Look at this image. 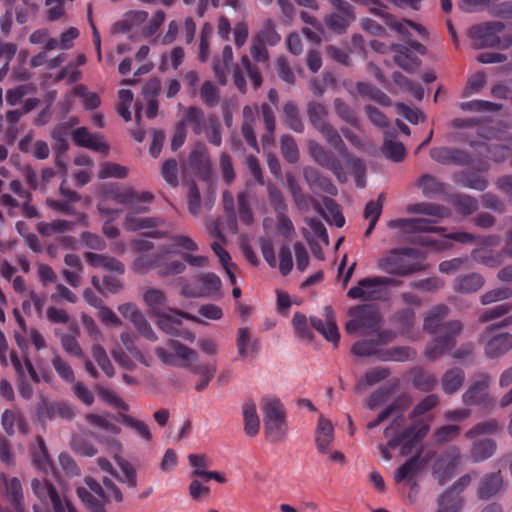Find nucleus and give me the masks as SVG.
<instances>
[{
    "label": "nucleus",
    "instance_id": "e433bc0d",
    "mask_svg": "<svg viewBox=\"0 0 512 512\" xmlns=\"http://www.w3.org/2000/svg\"><path fill=\"white\" fill-rule=\"evenodd\" d=\"M485 284L484 277L479 273L459 275L453 283V289L457 293L471 294L480 290Z\"/></svg>",
    "mask_w": 512,
    "mask_h": 512
},
{
    "label": "nucleus",
    "instance_id": "39448f33",
    "mask_svg": "<svg viewBox=\"0 0 512 512\" xmlns=\"http://www.w3.org/2000/svg\"><path fill=\"white\" fill-rule=\"evenodd\" d=\"M261 408L267 440L271 443L283 441L287 434L286 410L284 405L278 398L268 396L262 398Z\"/></svg>",
    "mask_w": 512,
    "mask_h": 512
},
{
    "label": "nucleus",
    "instance_id": "4d7b16f0",
    "mask_svg": "<svg viewBox=\"0 0 512 512\" xmlns=\"http://www.w3.org/2000/svg\"><path fill=\"white\" fill-rule=\"evenodd\" d=\"M438 509L436 512H460L463 499L452 490H446L438 498Z\"/></svg>",
    "mask_w": 512,
    "mask_h": 512
},
{
    "label": "nucleus",
    "instance_id": "680f3d73",
    "mask_svg": "<svg viewBox=\"0 0 512 512\" xmlns=\"http://www.w3.org/2000/svg\"><path fill=\"white\" fill-rule=\"evenodd\" d=\"M496 442L492 439L475 441L471 449L474 461L480 462L490 458L496 451Z\"/></svg>",
    "mask_w": 512,
    "mask_h": 512
},
{
    "label": "nucleus",
    "instance_id": "338daca9",
    "mask_svg": "<svg viewBox=\"0 0 512 512\" xmlns=\"http://www.w3.org/2000/svg\"><path fill=\"white\" fill-rule=\"evenodd\" d=\"M253 39L266 46H275L277 43L280 42L281 37L276 32L273 21L271 19H268L265 22L264 27L257 32Z\"/></svg>",
    "mask_w": 512,
    "mask_h": 512
},
{
    "label": "nucleus",
    "instance_id": "9d476101",
    "mask_svg": "<svg viewBox=\"0 0 512 512\" xmlns=\"http://www.w3.org/2000/svg\"><path fill=\"white\" fill-rule=\"evenodd\" d=\"M351 319L346 323L348 334L360 332L362 334L376 333L380 327L382 317L380 312L370 305H359L349 310Z\"/></svg>",
    "mask_w": 512,
    "mask_h": 512
},
{
    "label": "nucleus",
    "instance_id": "e2e57ef3",
    "mask_svg": "<svg viewBox=\"0 0 512 512\" xmlns=\"http://www.w3.org/2000/svg\"><path fill=\"white\" fill-rule=\"evenodd\" d=\"M91 354L104 374L108 378H112L115 375V369L106 350L99 343H96L91 348Z\"/></svg>",
    "mask_w": 512,
    "mask_h": 512
},
{
    "label": "nucleus",
    "instance_id": "cd10ccee",
    "mask_svg": "<svg viewBox=\"0 0 512 512\" xmlns=\"http://www.w3.org/2000/svg\"><path fill=\"white\" fill-rule=\"evenodd\" d=\"M75 145L85 147L93 151L107 154L109 146L102 140L99 135L91 134L85 127H79L72 133Z\"/></svg>",
    "mask_w": 512,
    "mask_h": 512
},
{
    "label": "nucleus",
    "instance_id": "c9c22d12",
    "mask_svg": "<svg viewBox=\"0 0 512 512\" xmlns=\"http://www.w3.org/2000/svg\"><path fill=\"white\" fill-rule=\"evenodd\" d=\"M258 114L262 119L266 132L261 136V142L264 147L274 144V133L276 130V115L273 107L269 103H262L259 106Z\"/></svg>",
    "mask_w": 512,
    "mask_h": 512
},
{
    "label": "nucleus",
    "instance_id": "6e6552de",
    "mask_svg": "<svg viewBox=\"0 0 512 512\" xmlns=\"http://www.w3.org/2000/svg\"><path fill=\"white\" fill-rule=\"evenodd\" d=\"M144 203L129 205V210L125 216L124 228L129 232L154 229L144 233V236L154 239H161L168 236V232L157 230L155 228L164 224V219L160 217H137V213H147L149 207Z\"/></svg>",
    "mask_w": 512,
    "mask_h": 512
},
{
    "label": "nucleus",
    "instance_id": "a19ab883",
    "mask_svg": "<svg viewBox=\"0 0 512 512\" xmlns=\"http://www.w3.org/2000/svg\"><path fill=\"white\" fill-rule=\"evenodd\" d=\"M144 302L149 307L150 314L159 317L169 311L167 298L163 291L155 288L148 289L143 295Z\"/></svg>",
    "mask_w": 512,
    "mask_h": 512
},
{
    "label": "nucleus",
    "instance_id": "f3484780",
    "mask_svg": "<svg viewBox=\"0 0 512 512\" xmlns=\"http://www.w3.org/2000/svg\"><path fill=\"white\" fill-rule=\"evenodd\" d=\"M391 229H399L403 234L443 233L445 228L436 227L431 220L425 218H399L388 221Z\"/></svg>",
    "mask_w": 512,
    "mask_h": 512
},
{
    "label": "nucleus",
    "instance_id": "7c9ffc66",
    "mask_svg": "<svg viewBox=\"0 0 512 512\" xmlns=\"http://www.w3.org/2000/svg\"><path fill=\"white\" fill-rule=\"evenodd\" d=\"M303 175L311 189L321 191L330 196L337 195V187L328 177L322 175L317 169L313 167H306L304 168Z\"/></svg>",
    "mask_w": 512,
    "mask_h": 512
},
{
    "label": "nucleus",
    "instance_id": "69168bd1",
    "mask_svg": "<svg viewBox=\"0 0 512 512\" xmlns=\"http://www.w3.org/2000/svg\"><path fill=\"white\" fill-rule=\"evenodd\" d=\"M460 183L464 187L477 191H484L489 185L488 179L475 171H463L460 175Z\"/></svg>",
    "mask_w": 512,
    "mask_h": 512
},
{
    "label": "nucleus",
    "instance_id": "423d86ee",
    "mask_svg": "<svg viewBox=\"0 0 512 512\" xmlns=\"http://www.w3.org/2000/svg\"><path fill=\"white\" fill-rule=\"evenodd\" d=\"M417 250L414 248H396L377 263L379 270L398 277L412 275L425 269L420 261H410L408 257H416Z\"/></svg>",
    "mask_w": 512,
    "mask_h": 512
},
{
    "label": "nucleus",
    "instance_id": "f8f14e48",
    "mask_svg": "<svg viewBox=\"0 0 512 512\" xmlns=\"http://www.w3.org/2000/svg\"><path fill=\"white\" fill-rule=\"evenodd\" d=\"M221 279L215 273L204 272L194 277L191 282L181 285V294L188 298H220Z\"/></svg>",
    "mask_w": 512,
    "mask_h": 512
},
{
    "label": "nucleus",
    "instance_id": "4468645a",
    "mask_svg": "<svg viewBox=\"0 0 512 512\" xmlns=\"http://www.w3.org/2000/svg\"><path fill=\"white\" fill-rule=\"evenodd\" d=\"M86 487H78L77 496L90 512H107L105 504L108 502V495L101 484L93 477H86Z\"/></svg>",
    "mask_w": 512,
    "mask_h": 512
},
{
    "label": "nucleus",
    "instance_id": "0eeeda50",
    "mask_svg": "<svg viewBox=\"0 0 512 512\" xmlns=\"http://www.w3.org/2000/svg\"><path fill=\"white\" fill-rule=\"evenodd\" d=\"M512 325V316L503 318L500 322L488 325L480 337L484 344V354L489 359H497L512 349V334L502 332L491 335L495 330Z\"/></svg>",
    "mask_w": 512,
    "mask_h": 512
},
{
    "label": "nucleus",
    "instance_id": "09e8293b",
    "mask_svg": "<svg viewBox=\"0 0 512 512\" xmlns=\"http://www.w3.org/2000/svg\"><path fill=\"white\" fill-rule=\"evenodd\" d=\"M31 455L33 464L39 470L47 472L51 468L52 461L43 437H36V443L31 447Z\"/></svg>",
    "mask_w": 512,
    "mask_h": 512
},
{
    "label": "nucleus",
    "instance_id": "37998d69",
    "mask_svg": "<svg viewBox=\"0 0 512 512\" xmlns=\"http://www.w3.org/2000/svg\"><path fill=\"white\" fill-rule=\"evenodd\" d=\"M391 49L396 52L394 56L395 63L405 71L412 73L420 65V59L415 56L409 48L400 44H392Z\"/></svg>",
    "mask_w": 512,
    "mask_h": 512
},
{
    "label": "nucleus",
    "instance_id": "aec40b11",
    "mask_svg": "<svg viewBox=\"0 0 512 512\" xmlns=\"http://www.w3.org/2000/svg\"><path fill=\"white\" fill-rule=\"evenodd\" d=\"M157 318L158 327L166 334L180 337L186 341H194L195 334L183 327L182 320L174 314V309H169V311Z\"/></svg>",
    "mask_w": 512,
    "mask_h": 512
},
{
    "label": "nucleus",
    "instance_id": "58836bf2",
    "mask_svg": "<svg viewBox=\"0 0 512 512\" xmlns=\"http://www.w3.org/2000/svg\"><path fill=\"white\" fill-rule=\"evenodd\" d=\"M189 165L196 174L207 179L211 173L209 154L204 147L194 149L189 155Z\"/></svg>",
    "mask_w": 512,
    "mask_h": 512
},
{
    "label": "nucleus",
    "instance_id": "20e7f679",
    "mask_svg": "<svg viewBox=\"0 0 512 512\" xmlns=\"http://www.w3.org/2000/svg\"><path fill=\"white\" fill-rule=\"evenodd\" d=\"M403 421L402 416L395 418L384 430V435L390 438L388 447L395 449L402 446V454H407L428 434L430 427L424 420H416L409 427L401 429Z\"/></svg>",
    "mask_w": 512,
    "mask_h": 512
},
{
    "label": "nucleus",
    "instance_id": "ddd939ff",
    "mask_svg": "<svg viewBox=\"0 0 512 512\" xmlns=\"http://www.w3.org/2000/svg\"><path fill=\"white\" fill-rule=\"evenodd\" d=\"M462 330L463 323L460 320L447 321L443 326V335L435 337L426 345L425 357L435 361L443 356L456 345V338Z\"/></svg>",
    "mask_w": 512,
    "mask_h": 512
},
{
    "label": "nucleus",
    "instance_id": "49530a36",
    "mask_svg": "<svg viewBox=\"0 0 512 512\" xmlns=\"http://www.w3.org/2000/svg\"><path fill=\"white\" fill-rule=\"evenodd\" d=\"M242 413L245 433L250 437L256 436L259 432L260 420L257 414L256 404L252 399H247L243 403Z\"/></svg>",
    "mask_w": 512,
    "mask_h": 512
},
{
    "label": "nucleus",
    "instance_id": "a18cd8bd",
    "mask_svg": "<svg viewBox=\"0 0 512 512\" xmlns=\"http://www.w3.org/2000/svg\"><path fill=\"white\" fill-rule=\"evenodd\" d=\"M333 439L334 428L331 421L321 416L318 420L315 439L318 451L321 453H327Z\"/></svg>",
    "mask_w": 512,
    "mask_h": 512
},
{
    "label": "nucleus",
    "instance_id": "5701e85b",
    "mask_svg": "<svg viewBox=\"0 0 512 512\" xmlns=\"http://www.w3.org/2000/svg\"><path fill=\"white\" fill-rule=\"evenodd\" d=\"M425 461L421 459L420 453L412 456L404 464L398 467L394 474L396 483L405 482L411 485V488L417 486L416 479L418 474L425 466Z\"/></svg>",
    "mask_w": 512,
    "mask_h": 512
},
{
    "label": "nucleus",
    "instance_id": "c756f323",
    "mask_svg": "<svg viewBox=\"0 0 512 512\" xmlns=\"http://www.w3.org/2000/svg\"><path fill=\"white\" fill-rule=\"evenodd\" d=\"M490 377L487 374H482L481 378L474 381L467 391L463 394V402L466 405H480L488 398Z\"/></svg>",
    "mask_w": 512,
    "mask_h": 512
},
{
    "label": "nucleus",
    "instance_id": "0e129e2a",
    "mask_svg": "<svg viewBox=\"0 0 512 512\" xmlns=\"http://www.w3.org/2000/svg\"><path fill=\"white\" fill-rule=\"evenodd\" d=\"M280 150L283 158L290 164H295L299 160V149L295 139L284 134L280 138Z\"/></svg>",
    "mask_w": 512,
    "mask_h": 512
},
{
    "label": "nucleus",
    "instance_id": "6e6d98bb",
    "mask_svg": "<svg viewBox=\"0 0 512 512\" xmlns=\"http://www.w3.org/2000/svg\"><path fill=\"white\" fill-rule=\"evenodd\" d=\"M412 374L413 386L422 392L432 391L437 384L435 375L423 368H414Z\"/></svg>",
    "mask_w": 512,
    "mask_h": 512
},
{
    "label": "nucleus",
    "instance_id": "bb28decb",
    "mask_svg": "<svg viewBox=\"0 0 512 512\" xmlns=\"http://www.w3.org/2000/svg\"><path fill=\"white\" fill-rule=\"evenodd\" d=\"M0 483L5 486V497L15 512L24 510V494L20 480L16 477L8 479L4 473L0 474Z\"/></svg>",
    "mask_w": 512,
    "mask_h": 512
},
{
    "label": "nucleus",
    "instance_id": "dca6fc26",
    "mask_svg": "<svg viewBox=\"0 0 512 512\" xmlns=\"http://www.w3.org/2000/svg\"><path fill=\"white\" fill-rule=\"evenodd\" d=\"M336 12L325 17L327 27L336 32L344 33L347 27L355 20L354 7L345 0H329Z\"/></svg>",
    "mask_w": 512,
    "mask_h": 512
},
{
    "label": "nucleus",
    "instance_id": "c85d7f7f",
    "mask_svg": "<svg viewBox=\"0 0 512 512\" xmlns=\"http://www.w3.org/2000/svg\"><path fill=\"white\" fill-rule=\"evenodd\" d=\"M4 431L9 436L16 433L26 435L29 432L28 424L23 414L17 409H6L1 417Z\"/></svg>",
    "mask_w": 512,
    "mask_h": 512
},
{
    "label": "nucleus",
    "instance_id": "a211bd4d",
    "mask_svg": "<svg viewBox=\"0 0 512 512\" xmlns=\"http://www.w3.org/2000/svg\"><path fill=\"white\" fill-rule=\"evenodd\" d=\"M430 157L437 163L443 165L465 166L472 162L469 152L453 147H434L430 150Z\"/></svg>",
    "mask_w": 512,
    "mask_h": 512
},
{
    "label": "nucleus",
    "instance_id": "393cba45",
    "mask_svg": "<svg viewBox=\"0 0 512 512\" xmlns=\"http://www.w3.org/2000/svg\"><path fill=\"white\" fill-rule=\"evenodd\" d=\"M39 415L43 419L72 420L75 417V408L66 401H44L39 409Z\"/></svg>",
    "mask_w": 512,
    "mask_h": 512
},
{
    "label": "nucleus",
    "instance_id": "72a5a7b5",
    "mask_svg": "<svg viewBox=\"0 0 512 512\" xmlns=\"http://www.w3.org/2000/svg\"><path fill=\"white\" fill-rule=\"evenodd\" d=\"M84 258L88 262V264L94 268H103L105 270L112 271L120 275L124 274L125 272L124 264L115 257L105 254L86 252L84 254Z\"/></svg>",
    "mask_w": 512,
    "mask_h": 512
},
{
    "label": "nucleus",
    "instance_id": "412c9836",
    "mask_svg": "<svg viewBox=\"0 0 512 512\" xmlns=\"http://www.w3.org/2000/svg\"><path fill=\"white\" fill-rule=\"evenodd\" d=\"M119 312L125 318L130 320L138 332L150 341L157 340V337L142 312L132 303H125L118 307Z\"/></svg>",
    "mask_w": 512,
    "mask_h": 512
},
{
    "label": "nucleus",
    "instance_id": "79ce46f5",
    "mask_svg": "<svg viewBox=\"0 0 512 512\" xmlns=\"http://www.w3.org/2000/svg\"><path fill=\"white\" fill-rule=\"evenodd\" d=\"M10 360H11V364L18 376L17 390H18L19 395L22 398L27 399V400L32 398V396L34 394V389H33L32 385L26 379L22 361L19 358L16 351H11Z\"/></svg>",
    "mask_w": 512,
    "mask_h": 512
},
{
    "label": "nucleus",
    "instance_id": "13d9d810",
    "mask_svg": "<svg viewBox=\"0 0 512 512\" xmlns=\"http://www.w3.org/2000/svg\"><path fill=\"white\" fill-rule=\"evenodd\" d=\"M392 77L400 89L410 93L417 100L423 99L424 88L420 84L413 82L401 72H394Z\"/></svg>",
    "mask_w": 512,
    "mask_h": 512
},
{
    "label": "nucleus",
    "instance_id": "f03ea898",
    "mask_svg": "<svg viewBox=\"0 0 512 512\" xmlns=\"http://www.w3.org/2000/svg\"><path fill=\"white\" fill-rule=\"evenodd\" d=\"M250 54L255 64H253L247 55H243L240 63L233 69V82L235 87L241 92H247V82L244 74L250 79L253 88L257 90L263 82L260 65L267 66L269 61V52L266 45L252 39Z\"/></svg>",
    "mask_w": 512,
    "mask_h": 512
},
{
    "label": "nucleus",
    "instance_id": "9b49d317",
    "mask_svg": "<svg viewBox=\"0 0 512 512\" xmlns=\"http://www.w3.org/2000/svg\"><path fill=\"white\" fill-rule=\"evenodd\" d=\"M108 199H111L118 204L132 205L136 203H151L154 195L151 192H138L132 188H126L122 191L112 190L106 193L105 197L101 199L97 205L98 211L105 216L114 220L121 212L119 209H113L108 205Z\"/></svg>",
    "mask_w": 512,
    "mask_h": 512
},
{
    "label": "nucleus",
    "instance_id": "8fccbe9b",
    "mask_svg": "<svg viewBox=\"0 0 512 512\" xmlns=\"http://www.w3.org/2000/svg\"><path fill=\"white\" fill-rule=\"evenodd\" d=\"M465 381V372L458 367L448 369L441 380L445 394L452 395L457 392Z\"/></svg>",
    "mask_w": 512,
    "mask_h": 512
},
{
    "label": "nucleus",
    "instance_id": "2eb2a0df",
    "mask_svg": "<svg viewBox=\"0 0 512 512\" xmlns=\"http://www.w3.org/2000/svg\"><path fill=\"white\" fill-rule=\"evenodd\" d=\"M308 152L311 158L318 165L331 171L339 182L344 183L347 181V174L342 163L332 151L328 150L316 141H309Z\"/></svg>",
    "mask_w": 512,
    "mask_h": 512
},
{
    "label": "nucleus",
    "instance_id": "473e14b6",
    "mask_svg": "<svg viewBox=\"0 0 512 512\" xmlns=\"http://www.w3.org/2000/svg\"><path fill=\"white\" fill-rule=\"evenodd\" d=\"M450 309L445 304H438L432 307L423 321V329L429 334H436L443 330V326L446 322L443 320L448 316Z\"/></svg>",
    "mask_w": 512,
    "mask_h": 512
},
{
    "label": "nucleus",
    "instance_id": "2f4dec72",
    "mask_svg": "<svg viewBox=\"0 0 512 512\" xmlns=\"http://www.w3.org/2000/svg\"><path fill=\"white\" fill-rule=\"evenodd\" d=\"M503 486L504 482L500 471L488 473L479 482L477 496L482 500H489L496 496Z\"/></svg>",
    "mask_w": 512,
    "mask_h": 512
},
{
    "label": "nucleus",
    "instance_id": "1a4fd4ad",
    "mask_svg": "<svg viewBox=\"0 0 512 512\" xmlns=\"http://www.w3.org/2000/svg\"><path fill=\"white\" fill-rule=\"evenodd\" d=\"M307 113L311 125L322 135L326 142L339 153L345 150V143L336 128L328 121V109L320 103L308 104Z\"/></svg>",
    "mask_w": 512,
    "mask_h": 512
},
{
    "label": "nucleus",
    "instance_id": "b1692460",
    "mask_svg": "<svg viewBox=\"0 0 512 512\" xmlns=\"http://www.w3.org/2000/svg\"><path fill=\"white\" fill-rule=\"evenodd\" d=\"M372 12L375 15L380 16L387 26H389L391 29H393L394 31H396L398 34H400L402 36L409 35V31H408L409 27L416 30L418 32V34L422 37L428 36V31L426 30L425 27H423L420 24H417L410 20L399 21L392 14H389L388 12H386L384 9H381V8H373Z\"/></svg>",
    "mask_w": 512,
    "mask_h": 512
},
{
    "label": "nucleus",
    "instance_id": "de8ad7c7",
    "mask_svg": "<svg viewBox=\"0 0 512 512\" xmlns=\"http://www.w3.org/2000/svg\"><path fill=\"white\" fill-rule=\"evenodd\" d=\"M233 58L232 47L230 45H225L221 53V59L215 60L213 65V70L219 83H226L227 77L233 67Z\"/></svg>",
    "mask_w": 512,
    "mask_h": 512
},
{
    "label": "nucleus",
    "instance_id": "7ed1b4c3",
    "mask_svg": "<svg viewBox=\"0 0 512 512\" xmlns=\"http://www.w3.org/2000/svg\"><path fill=\"white\" fill-rule=\"evenodd\" d=\"M469 38L475 49H509L512 46V30L506 29L501 21H488L474 25L469 29Z\"/></svg>",
    "mask_w": 512,
    "mask_h": 512
},
{
    "label": "nucleus",
    "instance_id": "3c124183",
    "mask_svg": "<svg viewBox=\"0 0 512 512\" xmlns=\"http://www.w3.org/2000/svg\"><path fill=\"white\" fill-rule=\"evenodd\" d=\"M407 212L411 214H423L437 218H444L449 215L448 209L440 204L421 202L411 204L407 207Z\"/></svg>",
    "mask_w": 512,
    "mask_h": 512
},
{
    "label": "nucleus",
    "instance_id": "f704fd0d",
    "mask_svg": "<svg viewBox=\"0 0 512 512\" xmlns=\"http://www.w3.org/2000/svg\"><path fill=\"white\" fill-rule=\"evenodd\" d=\"M171 246H162L160 253H141L132 264V269L137 273H145L149 269L161 266L162 258L170 253Z\"/></svg>",
    "mask_w": 512,
    "mask_h": 512
},
{
    "label": "nucleus",
    "instance_id": "052dcab7",
    "mask_svg": "<svg viewBox=\"0 0 512 512\" xmlns=\"http://www.w3.org/2000/svg\"><path fill=\"white\" fill-rule=\"evenodd\" d=\"M451 203L463 215H471L479 208L478 200L466 194H455L451 198Z\"/></svg>",
    "mask_w": 512,
    "mask_h": 512
},
{
    "label": "nucleus",
    "instance_id": "4be33fe9",
    "mask_svg": "<svg viewBox=\"0 0 512 512\" xmlns=\"http://www.w3.org/2000/svg\"><path fill=\"white\" fill-rule=\"evenodd\" d=\"M347 296L351 299L381 300L382 288L378 276L366 277L358 281V285L351 287Z\"/></svg>",
    "mask_w": 512,
    "mask_h": 512
},
{
    "label": "nucleus",
    "instance_id": "c03bdc74",
    "mask_svg": "<svg viewBox=\"0 0 512 512\" xmlns=\"http://www.w3.org/2000/svg\"><path fill=\"white\" fill-rule=\"evenodd\" d=\"M396 132L386 131L382 146L383 154L391 161L399 163L405 159V147L401 142L395 141Z\"/></svg>",
    "mask_w": 512,
    "mask_h": 512
},
{
    "label": "nucleus",
    "instance_id": "bf43d9fd",
    "mask_svg": "<svg viewBox=\"0 0 512 512\" xmlns=\"http://www.w3.org/2000/svg\"><path fill=\"white\" fill-rule=\"evenodd\" d=\"M411 402V399L408 395H402L399 399L393 404L386 407L375 420L369 422L367 424V428L369 430L376 428L380 423L385 421L388 417H390L394 412L398 410H403L407 407Z\"/></svg>",
    "mask_w": 512,
    "mask_h": 512
},
{
    "label": "nucleus",
    "instance_id": "5fc2aeb1",
    "mask_svg": "<svg viewBox=\"0 0 512 512\" xmlns=\"http://www.w3.org/2000/svg\"><path fill=\"white\" fill-rule=\"evenodd\" d=\"M416 355V352L405 346H395L386 350H380L378 359L381 361H398L405 362L412 360Z\"/></svg>",
    "mask_w": 512,
    "mask_h": 512
},
{
    "label": "nucleus",
    "instance_id": "603ef678",
    "mask_svg": "<svg viewBox=\"0 0 512 512\" xmlns=\"http://www.w3.org/2000/svg\"><path fill=\"white\" fill-rule=\"evenodd\" d=\"M284 125L290 130L302 133L304 124L299 116L298 107L295 102L289 101L283 107Z\"/></svg>",
    "mask_w": 512,
    "mask_h": 512
},
{
    "label": "nucleus",
    "instance_id": "ea45409f",
    "mask_svg": "<svg viewBox=\"0 0 512 512\" xmlns=\"http://www.w3.org/2000/svg\"><path fill=\"white\" fill-rule=\"evenodd\" d=\"M415 185L421 189L424 197L434 199L445 193V183L438 180L430 174H422L416 181Z\"/></svg>",
    "mask_w": 512,
    "mask_h": 512
},
{
    "label": "nucleus",
    "instance_id": "f257e3e1",
    "mask_svg": "<svg viewBox=\"0 0 512 512\" xmlns=\"http://www.w3.org/2000/svg\"><path fill=\"white\" fill-rule=\"evenodd\" d=\"M167 346L173 350V352H169L166 348L158 346L154 349L155 355L166 365H176V359L182 360L183 362L179 364V366L189 368L193 374H197L201 377L195 389L198 392L203 391L214 377L216 366L214 364L192 365L191 362L195 359L196 352L177 340H169Z\"/></svg>",
    "mask_w": 512,
    "mask_h": 512
},
{
    "label": "nucleus",
    "instance_id": "774afa93",
    "mask_svg": "<svg viewBox=\"0 0 512 512\" xmlns=\"http://www.w3.org/2000/svg\"><path fill=\"white\" fill-rule=\"evenodd\" d=\"M51 364L58 376L67 383L75 382V374L71 365L63 359L57 352L53 353Z\"/></svg>",
    "mask_w": 512,
    "mask_h": 512
},
{
    "label": "nucleus",
    "instance_id": "6ab92c4d",
    "mask_svg": "<svg viewBox=\"0 0 512 512\" xmlns=\"http://www.w3.org/2000/svg\"><path fill=\"white\" fill-rule=\"evenodd\" d=\"M36 497L45 504H51L54 512H65V506L61 497L52 483L46 479H34L31 483Z\"/></svg>",
    "mask_w": 512,
    "mask_h": 512
},
{
    "label": "nucleus",
    "instance_id": "864d4df0",
    "mask_svg": "<svg viewBox=\"0 0 512 512\" xmlns=\"http://www.w3.org/2000/svg\"><path fill=\"white\" fill-rule=\"evenodd\" d=\"M356 88L359 95L363 98L373 100L382 106L391 105V99L388 97V95L369 83L358 82Z\"/></svg>",
    "mask_w": 512,
    "mask_h": 512
},
{
    "label": "nucleus",
    "instance_id": "4c0bfd02",
    "mask_svg": "<svg viewBox=\"0 0 512 512\" xmlns=\"http://www.w3.org/2000/svg\"><path fill=\"white\" fill-rule=\"evenodd\" d=\"M236 346L239 357L247 358L249 355L257 354L259 342L254 338L247 327H241L237 331Z\"/></svg>",
    "mask_w": 512,
    "mask_h": 512
},
{
    "label": "nucleus",
    "instance_id": "a878e982",
    "mask_svg": "<svg viewBox=\"0 0 512 512\" xmlns=\"http://www.w3.org/2000/svg\"><path fill=\"white\" fill-rule=\"evenodd\" d=\"M325 320L318 317H310L311 326L321 333L326 340L338 344L340 334L336 325L334 312L331 307H325Z\"/></svg>",
    "mask_w": 512,
    "mask_h": 512
}]
</instances>
